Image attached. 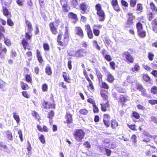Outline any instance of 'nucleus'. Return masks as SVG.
Here are the masks:
<instances>
[{
	"instance_id": "nucleus-1",
	"label": "nucleus",
	"mask_w": 157,
	"mask_h": 157,
	"mask_svg": "<svg viewBox=\"0 0 157 157\" xmlns=\"http://www.w3.org/2000/svg\"><path fill=\"white\" fill-rule=\"evenodd\" d=\"M65 31L63 35L62 33L59 34L57 37V42L59 45L66 47L69 41V31L68 27L66 26Z\"/></svg>"
},
{
	"instance_id": "nucleus-2",
	"label": "nucleus",
	"mask_w": 157,
	"mask_h": 157,
	"mask_svg": "<svg viewBox=\"0 0 157 157\" xmlns=\"http://www.w3.org/2000/svg\"><path fill=\"white\" fill-rule=\"evenodd\" d=\"M135 52L133 48H129L127 51L123 52L121 54V56L125 61L128 63H132L134 61V58L131 55Z\"/></svg>"
},
{
	"instance_id": "nucleus-3",
	"label": "nucleus",
	"mask_w": 157,
	"mask_h": 157,
	"mask_svg": "<svg viewBox=\"0 0 157 157\" xmlns=\"http://www.w3.org/2000/svg\"><path fill=\"white\" fill-rule=\"evenodd\" d=\"M95 7L99 21L101 22L104 21L105 18V11L102 9L101 5L98 3L95 5Z\"/></svg>"
},
{
	"instance_id": "nucleus-4",
	"label": "nucleus",
	"mask_w": 157,
	"mask_h": 157,
	"mask_svg": "<svg viewBox=\"0 0 157 157\" xmlns=\"http://www.w3.org/2000/svg\"><path fill=\"white\" fill-rule=\"evenodd\" d=\"M60 23V20L59 19H55V21H52L49 24L50 30L52 33L56 35L58 33V27Z\"/></svg>"
},
{
	"instance_id": "nucleus-5",
	"label": "nucleus",
	"mask_w": 157,
	"mask_h": 157,
	"mask_svg": "<svg viewBox=\"0 0 157 157\" xmlns=\"http://www.w3.org/2000/svg\"><path fill=\"white\" fill-rule=\"evenodd\" d=\"M135 17L133 13L131 12H129L127 15V20L125 22V28H130L133 26L134 25Z\"/></svg>"
},
{
	"instance_id": "nucleus-6",
	"label": "nucleus",
	"mask_w": 157,
	"mask_h": 157,
	"mask_svg": "<svg viewBox=\"0 0 157 157\" xmlns=\"http://www.w3.org/2000/svg\"><path fill=\"white\" fill-rule=\"evenodd\" d=\"M73 134L76 141L81 142L84 138L85 133L82 129H76L74 131Z\"/></svg>"
},
{
	"instance_id": "nucleus-7",
	"label": "nucleus",
	"mask_w": 157,
	"mask_h": 157,
	"mask_svg": "<svg viewBox=\"0 0 157 157\" xmlns=\"http://www.w3.org/2000/svg\"><path fill=\"white\" fill-rule=\"evenodd\" d=\"M136 27L137 29L138 35L141 38L145 37L146 32L143 29V25L140 22H138L136 24Z\"/></svg>"
},
{
	"instance_id": "nucleus-8",
	"label": "nucleus",
	"mask_w": 157,
	"mask_h": 157,
	"mask_svg": "<svg viewBox=\"0 0 157 157\" xmlns=\"http://www.w3.org/2000/svg\"><path fill=\"white\" fill-rule=\"evenodd\" d=\"M50 99L52 100L53 102L52 103L45 100L43 101L42 103V105L44 109H56V104L54 103L53 96V95H52L50 98Z\"/></svg>"
},
{
	"instance_id": "nucleus-9",
	"label": "nucleus",
	"mask_w": 157,
	"mask_h": 157,
	"mask_svg": "<svg viewBox=\"0 0 157 157\" xmlns=\"http://www.w3.org/2000/svg\"><path fill=\"white\" fill-rule=\"evenodd\" d=\"M87 52L83 48H79L77 49L75 52L74 54L68 53L69 56H74L77 58H82L86 56Z\"/></svg>"
},
{
	"instance_id": "nucleus-10",
	"label": "nucleus",
	"mask_w": 157,
	"mask_h": 157,
	"mask_svg": "<svg viewBox=\"0 0 157 157\" xmlns=\"http://www.w3.org/2000/svg\"><path fill=\"white\" fill-rule=\"evenodd\" d=\"M79 10L82 14H87L89 12L88 6L86 2H83L79 5Z\"/></svg>"
},
{
	"instance_id": "nucleus-11",
	"label": "nucleus",
	"mask_w": 157,
	"mask_h": 157,
	"mask_svg": "<svg viewBox=\"0 0 157 157\" xmlns=\"http://www.w3.org/2000/svg\"><path fill=\"white\" fill-rule=\"evenodd\" d=\"M83 73L86 78L89 82V85L87 86V87L88 89H90L92 91L94 92V87L93 85V82L89 78L86 71L84 70Z\"/></svg>"
},
{
	"instance_id": "nucleus-12",
	"label": "nucleus",
	"mask_w": 157,
	"mask_h": 157,
	"mask_svg": "<svg viewBox=\"0 0 157 157\" xmlns=\"http://www.w3.org/2000/svg\"><path fill=\"white\" fill-rule=\"evenodd\" d=\"M73 114L69 112H67L65 116L66 121H64L65 124H67V125L73 123Z\"/></svg>"
},
{
	"instance_id": "nucleus-13",
	"label": "nucleus",
	"mask_w": 157,
	"mask_h": 157,
	"mask_svg": "<svg viewBox=\"0 0 157 157\" xmlns=\"http://www.w3.org/2000/svg\"><path fill=\"white\" fill-rule=\"evenodd\" d=\"M128 96L126 95H120L117 99L119 105H121L122 107L125 105V103L128 101Z\"/></svg>"
},
{
	"instance_id": "nucleus-14",
	"label": "nucleus",
	"mask_w": 157,
	"mask_h": 157,
	"mask_svg": "<svg viewBox=\"0 0 157 157\" xmlns=\"http://www.w3.org/2000/svg\"><path fill=\"white\" fill-rule=\"evenodd\" d=\"M75 34L81 39H83L84 36L83 30L81 26H75Z\"/></svg>"
},
{
	"instance_id": "nucleus-15",
	"label": "nucleus",
	"mask_w": 157,
	"mask_h": 157,
	"mask_svg": "<svg viewBox=\"0 0 157 157\" xmlns=\"http://www.w3.org/2000/svg\"><path fill=\"white\" fill-rule=\"evenodd\" d=\"M103 122L104 125L106 127H109L110 126V120L111 117L109 114L105 113L104 114Z\"/></svg>"
},
{
	"instance_id": "nucleus-16",
	"label": "nucleus",
	"mask_w": 157,
	"mask_h": 157,
	"mask_svg": "<svg viewBox=\"0 0 157 157\" xmlns=\"http://www.w3.org/2000/svg\"><path fill=\"white\" fill-rule=\"evenodd\" d=\"M102 25L100 24L95 25L93 27V32L96 36H98L100 34V29L102 28Z\"/></svg>"
},
{
	"instance_id": "nucleus-17",
	"label": "nucleus",
	"mask_w": 157,
	"mask_h": 157,
	"mask_svg": "<svg viewBox=\"0 0 157 157\" xmlns=\"http://www.w3.org/2000/svg\"><path fill=\"white\" fill-rule=\"evenodd\" d=\"M111 3L113 9L117 12H119L121 10V9L118 3L117 0H111Z\"/></svg>"
},
{
	"instance_id": "nucleus-18",
	"label": "nucleus",
	"mask_w": 157,
	"mask_h": 157,
	"mask_svg": "<svg viewBox=\"0 0 157 157\" xmlns=\"http://www.w3.org/2000/svg\"><path fill=\"white\" fill-rule=\"evenodd\" d=\"M68 16L69 19L74 20L72 21L73 23L74 24L76 23L78 20V19L77 14L73 12H71L69 13L68 14Z\"/></svg>"
},
{
	"instance_id": "nucleus-19",
	"label": "nucleus",
	"mask_w": 157,
	"mask_h": 157,
	"mask_svg": "<svg viewBox=\"0 0 157 157\" xmlns=\"http://www.w3.org/2000/svg\"><path fill=\"white\" fill-rule=\"evenodd\" d=\"M100 105L101 110L103 112L106 111L110 108V104L109 101H107L105 103L101 104Z\"/></svg>"
},
{
	"instance_id": "nucleus-20",
	"label": "nucleus",
	"mask_w": 157,
	"mask_h": 157,
	"mask_svg": "<svg viewBox=\"0 0 157 157\" xmlns=\"http://www.w3.org/2000/svg\"><path fill=\"white\" fill-rule=\"evenodd\" d=\"M151 25L152 30L157 33V18H155L151 21Z\"/></svg>"
},
{
	"instance_id": "nucleus-21",
	"label": "nucleus",
	"mask_w": 157,
	"mask_h": 157,
	"mask_svg": "<svg viewBox=\"0 0 157 157\" xmlns=\"http://www.w3.org/2000/svg\"><path fill=\"white\" fill-rule=\"evenodd\" d=\"M36 56L39 63L42 64L44 62V59L40 51L38 49L36 50Z\"/></svg>"
},
{
	"instance_id": "nucleus-22",
	"label": "nucleus",
	"mask_w": 157,
	"mask_h": 157,
	"mask_svg": "<svg viewBox=\"0 0 157 157\" xmlns=\"http://www.w3.org/2000/svg\"><path fill=\"white\" fill-rule=\"evenodd\" d=\"M106 81L109 83H113L115 79L114 76L109 72L108 71L106 75Z\"/></svg>"
},
{
	"instance_id": "nucleus-23",
	"label": "nucleus",
	"mask_w": 157,
	"mask_h": 157,
	"mask_svg": "<svg viewBox=\"0 0 157 157\" xmlns=\"http://www.w3.org/2000/svg\"><path fill=\"white\" fill-rule=\"evenodd\" d=\"M7 52V49L5 47H2L1 43H0V58L1 59L4 58V54Z\"/></svg>"
},
{
	"instance_id": "nucleus-24",
	"label": "nucleus",
	"mask_w": 157,
	"mask_h": 157,
	"mask_svg": "<svg viewBox=\"0 0 157 157\" xmlns=\"http://www.w3.org/2000/svg\"><path fill=\"white\" fill-rule=\"evenodd\" d=\"M152 137V136L150 135L144 134V136L142 137V141L146 144H147L150 142L151 138Z\"/></svg>"
},
{
	"instance_id": "nucleus-25",
	"label": "nucleus",
	"mask_w": 157,
	"mask_h": 157,
	"mask_svg": "<svg viewBox=\"0 0 157 157\" xmlns=\"http://www.w3.org/2000/svg\"><path fill=\"white\" fill-rule=\"evenodd\" d=\"M37 128L38 131L40 132H48L49 131V129L47 126L45 125H43L42 127L41 125H37Z\"/></svg>"
},
{
	"instance_id": "nucleus-26",
	"label": "nucleus",
	"mask_w": 157,
	"mask_h": 157,
	"mask_svg": "<svg viewBox=\"0 0 157 157\" xmlns=\"http://www.w3.org/2000/svg\"><path fill=\"white\" fill-rule=\"evenodd\" d=\"M62 76L64 78V81L68 83L71 82V79L69 75L65 72H63Z\"/></svg>"
},
{
	"instance_id": "nucleus-27",
	"label": "nucleus",
	"mask_w": 157,
	"mask_h": 157,
	"mask_svg": "<svg viewBox=\"0 0 157 157\" xmlns=\"http://www.w3.org/2000/svg\"><path fill=\"white\" fill-rule=\"evenodd\" d=\"M21 43L24 49L25 50L27 49L29 50L30 49V47L29 46V44L25 38H23L22 40Z\"/></svg>"
},
{
	"instance_id": "nucleus-28",
	"label": "nucleus",
	"mask_w": 157,
	"mask_h": 157,
	"mask_svg": "<svg viewBox=\"0 0 157 157\" xmlns=\"http://www.w3.org/2000/svg\"><path fill=\"white\" fill-rule=\"evenodd\" d=\"M95 70L96 73L95 74L98 78V81L99 82L101 81L102 79L103 75L98 68H96Z\"/></svg>"
},
{
	"instance_id": "nucleus-29",
	"label": "nucleus",
	"mask_w": 157,
	"mask_h": 157,
	"mask_svg": "<svg viewBox=\"0 0 157 157\" xmlns=\"http://www.w3.org/2000/svg\"><path fill=\"white\" fill-rule=\"evenodd\" d=\"M107 92V91H106L104 90H102L100 91L102 99L105 101H108V96L105 93Z\"/></svg>"
},
{
	"instance_id": "nucleus-30",
	"label": "nucleus",
	"mask_w": 157,
	"mask_h": 157,
	"mask_svg": "<svg viewBox=\"0 0 157 157\" xmlns=\"http://www.w3.org/2000/svg\"><path fill=\"white\" fill-rule=\"evenodd\" d=\"M157 13L152 12H149L147 13V18L148 21H151L154 18L155 16Z\"/></svg>"
},
{
	"instance_id": "nucleus-31",
	"label": "nucleus",
	"mask_w": 157,
	"mask_h": 157,
	"mask_svg": "<svg viewBox=\"0 0 157 157\" xmlns=\"http://www.w3.org/2000/svg\"><path fill=\"white\" fill-rule=\"evenodd\" d=\"M140 69V67L138 63H136L133 67L131 68V71L134 72L138 71Z\"/></svg>"
},
{
	"instance_id": "nucleus-32",
	"label": "nucleus",
	"mask_w": 157,
	"mask_h": 157,
	"mask_svg": "<svg viewBox=\"0 0 157 157\" xmlns=\"http://www.w3.org/2000/svg\"><path fill=\"white\" fill-rule=\"evenodd\" d=\"M45 73L46 74L48 75H52V71L51 67L49 65H47L45 67Z\"/></svg>"
},
{
	"instance_id": "nucleus-33",
	"label": "nucleus",
	"mask_w": 157,
	"mask_h": 157,
	"mask_svg": "<svg viewBox=\"0 0 157 157\" xmlns=\"http://www.w3.org/2000/svg\"><path fill=\"white\" fill-rule=\"evenodd\" d=\"M110 123L111 127L113 129H116L118 125V123L115 119H112Z\"/></svg>"
},
{
	"instance_id": "nucleus-34",
	"label": "nucleus",
	"mask_w": 157,
	"mask_h": 157,
	"mask_svg": "<svg viewBox=\"0 0 157 157\" xmlns=\"http://www.w3.org/2000/svg\"><path fill=\"white\" fill-rule=\"evenodd\" d=\"M143 7L142 4L140 3H138L137 4L136 7V11H137V13L139 14L143 12Z\"/></svg>"
},
{
	"instance_id": "nucleus-35",
	"label": "nucleus",
	"mask_w": 157,
	"mask_h": 157,
	"mask_svg": "<svg viewBox=\"0 0 157 157\" xmlns=\"http://www.w3.org/2000/svg\"><path fill=\"white\" fill-rule=\"evenodd\" d=\"M149 6L152 11V12H154L155 13H157V7L152 2H151L150 3Z\"/></svg>"
},
{
	"instance_id": "nucleus-36",
	"label": "nucleus",
	"mask_w": 157,
	"mask_h": 157,
	"mask_svg": "<svg viewBox=\"0 0 157 157\" xmlns=\"http://www.w3.org/2000/svg\"><path fill=\"white\" fill-rule=\"evenodd\" d=\"M3 14L7 18H10L11 17V14L10 12H9L7 9L6 7H3Z\"/></svg>"
},
{
	"instance_id": "nucleus-37",
	"label": "nucleus",
	"mask_w": 157,
	"mask_h": 157,
	"mask_svg": "<svg viewBox=\"0 0 157 157\" xmlns=\"http://www.w3.org/2000/svg\"><path fill=\"white\" fill-rule=\"evenodd\" d=\"M55 112L53 110H51L47 114V118L52 120L55 116Z\"/></svg>"
},
{
	"instance_id": "nucleus-38",
	"label": "nucleus",
	"mask_w": 157,
	"mask_h": 157,
	"mask_svg": "<svg viewBox=\"0 0 157 157\" xmlns=\"http://www.w3.org/2000/svg\"><path fill=\"white\" fill-rule=\"evenodd\" d=\"M25 78L27 82L32 84V77L30 75L28 74H26Z\"/></svg>"
},
{
	"instance_id": "nucleus-39",
	"label": "nucleus",
	"mask_w": 157,
	"mask_h": 157,
	"mask_svg": "<svg viewBox=\"0 0 157 157\" xmlns=\"http://www.w3.org/2000/svg\"><path fill=\"white\" fill-rule=\"evenodd\" d=\"M32 116L34 117L35 119L39 121L40 119V117L38 113L35 111H32L31 112Z\"/></svg>"
},
{
	"instance_id": "nucleus-40",
	"label": "nucleus",
	"mask_w": 157,
	"mask_h": 157,
	"mask_svg": "<svg viewBox=\"0 0 157 157\" xmlns=\"http://www.w3.org/2000/svg\"><path fill=\"white\" fill-rule=\"evenodd\" d=\"M62 10L64 13L68 12L70 9V7L68 4L62 6Z\"/></svg>"
},
{
	"instance_id": "nucleus-41",
	"label": "nucleus",
	"mask_w": 157,
	"mask_h": 157,
	"mask_svg": "<svg viewBox=\"0 0 157 157\" xmlns=\"http://www.w3.org/2000/svg\"><path fill=\"white\" fill-rule=\"evenodd\" d=\"M21 87L22 89L24 90H27L29 88V85L25 83L21 82Z\"/></svg>"
},
{
	"instance_id": "nucleus-42",
	"label": "nucleus",
	"mask_w": 157,
	"mask_h": 157,
	"mask_svg": "<svg viewBox=\"0 0 157 157\" xmlns=\"http://www.w3.org/2000/svg\"><path fill=\"white\" fill-rule=\"evenodd\" d=\"M58 85L59 87L62 88L64 90H67L68 89L67 86L64 82H60Z\"/></svg>"
},
{
	"instance_id": "nucleus-43",
	"label": "nucleus",
	"mask_w": 157,
	"mask_h": 157,
	"mask_svg": "<svg viewBox=\"0 0 157 157\" xmlns=\"http://www.w3.org/2000/svg\"><path fill=\"white\" fill-rule=\"evenodd\" d=\"M41 89L43 92H47L48 89V85L46 83H43L41 86Z\"/></svg>"
},
{
	"instance_id": "nucleus-44",
	"label": "nucleus",
	"mask_w": 157,
	"mask_h": 157,
	"mask_svg": "<svg viewBox=\"0 0 157 157\" xmlns=\"http://www.w3.org/2000/svg\"><path fill=\"white\" fill-rule=\"evenodd\" d=\"M26 24L27 26L28 30L30 31H31L33 30L32 25L31 23L28 21H26Z\"/></svg>"
},
{
	"instance_id": "nucleus-45",
	"label": "nucleus",
	"mask_w": 157,
	"mask_h": 157,
	"mask_svg": "<svg viewBox=\"0 0 157 157\" xmlns=\"http://www.w3.org/2000/svg\"><path fill=\"white\" fill-rule=\"evenodd\" d=\"M151 92L153 95L157 94V86H152L151 89Z\"/></svg>"
},
{
	"instance_id": "nucleus-46",
	"label": "nucleus",
	"mask_w": 157,
	"mask_h": 157,
	"mask_svg": "<svg viewBox=\"0 0 157 157\" xmlns=\"http://www.w3.org/2000/svg\"><path fill=\"white\" fill-rule=\"evenodd\" d=\"M32 36L33 35L31 33V31H29V32L26 33L25 37L27 40H31Z\"/></svg>"
},
{
	"instance_id": "nucleus-47",
	"label": "nucleus",
	"mask_w": 157,
	"mask_h": 157,
	"mask_svg": "<svg viewBox=\"0 0 157 157\" xmlns=\"http://www.w3.org/2000/svg\"><path fill=\"white\" fill-rule=\"evenodd\" d=\"M79 113L81 114L86 115L88 113L89 111L85 109H80Z\"/></svg>"
},
{
	"instance_id": "nucleus-48",
	"label": "nucleus",
	"mask_w": 157,
	"mask_h": 157,
	"mask_svg": "<svg viewBox=\"0 0 157 157\" xmlns=\"http://www.w3.org/2000/svg\"><path fill=\"white\" fill-rule=\"evenodd\" d=\"M71 4L74 8H76L78 5V0H71Z\"/></svg>"
},
{
	"instance_id": "nucleus-49",
	"label": "nucleus",
	"mask_w": 157,
	"mask_h": 157,
	"mask_svg": "<svg viewBox=\"0 0 157 157\" xmlns=\"http://www.w3.org/2000/svg\"><path fill=\"white\" fill-rule=\"evenodd\" d=\"M142 78L143 80L146 82H148L150 80L149 76L146 74L143 75Z\"/></svg>"
},
{
	"instance_id": "nucleus-50",
	"label": "nucleus",
	"mask_w": 157,
	"mask_h": 157,
	"mask_svg": "<svg viewBox=\"0 0 157 157\" xmlns=\"http://www.w3.org/2000/svg\"><path fill=\"white\" fill-rule=\"evenodd\" d=\"M38 139L42 144H44L45 143V138L43 134L40 135V136L39 137Z\"/></svg>"
},
{
	"instance_id": "nucleus-51",
	"label": "nucleus",
	"mask_w": 157,
	"mask_h": 157,
	"mask_svg": "<svg viewBox=\"0 0 157 157\" xmlns=\"http://www.w3.org/2000/svg\"><path fill=\"white\" fill-rule=\"evenodd\" d=\"M132 116L136 119H139L140 118V115L136 111H133L132 113Z\"/></svg>"
},
{
	"instance_id": "nucleus-52",
	"label": "nucleus",
	"mask_w": 157,
	"mask_h": 157,
	"mask_svg": "<svg viewBox=\"0 0 157 157\" xmlns=\"http://www.w3.org/2000/svg\"><path fill=\"white\" fill-rule=\"evenodd\" d=\"M101 86L102 88H103L105 89H108L109 88V85L105 82H101Z\"/></svg>"
},
{
	"instance_id": "nucleus-53",
	"label": "nucleus",
	"mask_w": 157,
	"mask_h": 157,
	"mask_svg": "<svg viewBox=\"0 0 157 157\" xmlns=\"http://www.w3.org/2000/svg\"><path fill=\"white\" fill-rule=\"evenodd\" d=\"M139 91H140L142 96L144 97H146L147 95L146 90L144 87L140 90Z\"/></svg>"
},
{
	"instance_id": "nucleus-54",
	"label": "nucleus",
	"mask_w": 157,
	"mask_h": 157,
	"mask_svg": "<svg viewBox=\"0 0 157 157\" xmlns=\"http://www.w3.org/2000/svg\"><path fill=\"white\" fill-rule=\"evenodd\" d=\"M127 126L131 129L133 131H136L137 129L136 128V125L135 124H127Z\"/></svg>"
},
{
	"instance_id": "nucleus-55",
	"label": "nucleus",
	"mask_w": 157,
	"mask_h": 157,
	"mask_svg": "<svg viewBox=\"0 0 157 157\" xmlns=\"http://www.w3.org/2000/svg\"><path fill=\"white\" fill-rule=\"evenodd\" d=\"M136 4V0H130V6L131 7H135Z\"/></svg>"
},
{
	"instance_id": "nucleus-56",
	"label": "nucleus",
	"mask_w": 157,
	"mask_h": 157,
	"mask_svg": "<svg viewBox=\"0 0 157 157\" xmlns=\"http://www.w3.org/2000/svg\"><path fill=\"white\" fill-rule=\"evenodd\" d=\"M21 93L22 94V95L23 96L27 98H29L30 97V95L26 91H23Z\"/></svg>"
},
{
	"instance_id": "nucleus-57",
	"label": "nucleus",
	"mask_w": 157,
	"mask_h": 157,
	"mask_svg": "<svg viewBox=\"0 0 157 157\" xmlns=\"http://www.w3.org/2000/svg\"><path fill=\"white\" fill-rule=\"evenodd\" d=\"M43 47L45 51H48L50 49V46L49 44L47 43H44L43 44Z\"/></svg>"
},
{
	"instance_id": "nucleus-58",
	"label": "nucleus",
	"mask_w": 157,
	"mask_h": 157,
	"mask_svg": "<svg viewBox=\"0 0 157 157\" xmlns=\"http://www.w3.org/2000/svg\"><path fill=\"white\" fill-rule=\"evenodd\" d=\"M154 56V54L151 52H148V58L149 60L150 61L153 60V58Z\"/></svg>"
},
{
	"instance_id": "nucleus-59",
	"label": "nucleus",
	"mask_w": 157,
	"mask_h": 157,
	"mask_svg": "<svg viewBox=\"0 0 157 157\" xmlns=\"http://www.w3.org/2000/svg\"><path fill=\"white\" fill-rule=\"evenodd\" d=\"M4 41L6 44L8 46H10L11 44V42L10 40L6 38H4Z\"/></svg>"
},
{
	"instance_id": "nucleus-60",
	"label": "nucleus",
	"mask_w": 157,
	"mask_h": 157,
	"mask_svg": "<svg viewBox=\"0 0 157 157\" xmlns=\"http://www.w3.org/2000/svg\"><path fill=\"white\" fill-rule=\"evenodd\" d=\"M6 136L8 139L11 140L12 139V133L8 130L6 132Z\"/></svg>"
},
{
	"instance_id": "nucleus-61",
	"label": "nucleus",
	"mask_w": 157,
	"mask_h": 157,
	"mask_svg": "<svg viewBox=\"0 0 157 157\" xmlns=\"http://www.w3.org/2000/svg\"><path fill=\"white\" fill-rule=\"evenodd\" d=\"M104 59L108 62H110L112 60V58L110 55L106 54L104 56Z\"/></svg>"
},
{
	"instance_id": "nucleus-62",
	"label": "nucleus",
	"mask_w": 157,
	"mask_h": 157,
	"mask_svg": "<svg viewBox=\"0 0 157 157\" xmlns=\"http://www.w3.org/2000/svg\"><path fill=\"white\" fill-rule=\"evenodd\" d=\"M109 64L111 68L113 70L115 69V63L113 61H111L109 63Z\"/></svg>"
},
{
	"instance_id": "nucleus-63",
	"label": "nucleus",
	"mask_w": 157,
	"mask_h": 157,
	"mask_svg": "<svg viewBox=\"0 0 157 157\" xmlns=\"http://www.w3.org/2000/svg\"><path fill=\"white\" fill-rule=\"evenodd\" d=\"M135 85L136 89L139 91L143 88L142 85L138 82H136L135 84Z\"/></svg>"
},
{
	"instance_id": "nucleus-64",
	"label": "nucleus",
	"mask_w": 157,
	"mask_h": 157,
	"mask_svg": "<svg viewBox=\"0 0 157 157\" xmlns=\"http://www.w3.org/2000/svg\"><path fill=\"white\" fill-rule=\"evenodd\" d=\"M87 34L88 37L90 39H92L93 38L94 36L92 33V30L87 32Z\"/></svg>"
}]
</instances>
